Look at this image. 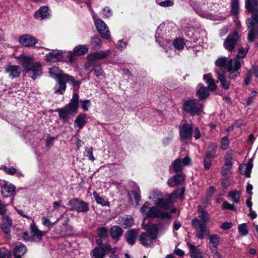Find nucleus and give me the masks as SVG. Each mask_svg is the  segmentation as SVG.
<instances>
[{
    "label": "nucleus",
    "mask_w": 258,
    "mask_h": 258,
    "mask_svg": "<svg viewBox=\"0 0 258 258\" xmlns=\"http://www.w3.org/2000/svg\"><path fill=\"white\" fill-rule=\"evenodd\" d=\"M79 107V96L78 93H73V97L69 104L64 107L57 110L58 116L63 123L69 122V115L74 116L78 111Z\"/></svg>",
    "instance_id": "obj_1"
},
{
    "label": "nucleus",
    "mask_w": 258,
    "mask_h": 258,
    "mask_svg": "<svg viewBox=\"0 0 258 258\" xmlns=\"http://www.w3.org/2000/svg\"><path fill=\"white\" fill-rule=\"evenodd\" d=\"M69 74H66L59 67L54 66L49 68V77L54 80L58 87H54V92L62 94L67 88V79Z\"/></svg>",
    "instance_id": "obj_2"
},
{
    "label": "nucleus",
    "mask_w": 258,
    "mask_h": 258,
    "mask_svg": "<svg viewBox=\"0 0 258 258\" xmlns=\"http://www.w3.org/2000/svg\"><path fill=\"white\" fill-rule=\"evenodd\" d=\"M218 150L217 144L215 142L210 143L206 148V154L203 159L204 169L208 170L212 165V159L216 157V153Z\"/></svg>",
    "instance_id": "obj_3"
},
{
    "label": "nucleus",
    "mask_w": 258,
    "mask_h": 258,
    "mask_svg": "<svg viewBox=\"0 0 258 258\" xmlns=\"http://www.w3.org/2000/svg\"><path fill=\"white\" fill-rule=\"evenodd\" d=\"M70 211H77L78 213H87L89 211V204L83 200L77 198H72L68 202Z\"/></svg>",
    "instance_id": "obj_4"
},
{
    "label": "nucleus",
    "mask_w": 258,
    "mask_h": 258,
    "mask_svg": "<svg viewBox=\"0 0 258 258\" xmlns=\"http://www.w3.org/2000/svg\"><path fill=\"white\" fill-rule=\"evenodd\" d=\"M182 109L191 116L199 115L203 111V104L201 106H198L196 99H189L183 102Z\"/></svg>",
    "instance_id": "obj_5"
},
{
    "label": "nucleus",
    "mask_w": 258,
    "mask_h": 258,
    "mask_svg": "<svg viewBox=\"0 0 258 258\" xmlns=\"http://www.w3.org/2000/svg\"><path fill=\"white\" fill-rule=\"evenodd\" d=\"M241 36L236 31L230 33L223 43V46L227 50L232 52L240 40Z\"/></svg>",
    "instance_id": "obj_6"
},
{
    "label": "nucleus",
    "mask_w": 258,
    "mask_h": 258,
    "mask_svg": "<svg viewBox=\"0 0 258 258\" xmlns=\"http://www.w3.org/2000/svg\"><path fill=\"white\" fill-rule=\"evenodd\" d=\"M191 224L196 230L195 236L197 238L203 239L205 235H210V232L207 228V225L205 223H202L201 220L197 217L194 218L191 220Z\"/></svg>",
    "instance_id": "obj_7"
},
{
    "label": "nucleus",
    "mask_w": 258,
    "mask_h": 258,
    "mask_svg": "<svg viewBox=\"0 0 258 258\" xmlns=\"http://www.w3.org/2000/svg\"><path fill=\"white\" fill-rule=\"evenodd\" d=\"M89 51L88 47L86 45L80 44L76 46L73 51H69L66 55L68 61L72 63L75 61V56H83Z\"/></svg>",
    "instance_id": "obj_8"
},
{
    "label": "nucleus",
    "mask_w": 258,
    "mask_h": 258,
    "mask_svg": "<svg viewBox=\"0 0 258 258\" xmlns=\"http://www.w3.org/2000/svg\"><path fill=\"white\" fill-rule=\"evenodd\" d=\"M112 248L108 242L104 243L103 246L94 248L90 252L91 258H104L107 252L112 251Z\"/></svg>",
    "instance_id": "obj_9"
},
{
    "label": "nucleus",
    "mask_w": 258,
    "mask_h": 258,
    "mask_svg": "<svg viewBox=\"0 0 258 258\" xmlns=\"http://www.w3.org/2000/svg\"><path fill=\"white\" fill-rule=\"evenodd\" d=\"M30 230L32 237L29 236L28 232H25L23 236V239L28 241H39L43 235V233L38 230L33 221L30 224Z\"/></svg>",
    "instance_id": "obj_10"
},
{
    "label": "nucleus",
    "mask_w": 258,
    "mask_h": 258,
    "mask_svg": "<svg viewBox=\"0 0 258 258\" xmlns=\"http://www.w3.org/2000/svg\"><path fill=\"white\" fill-rule=\"evenodd\" d=\"M146 217L150 218H166L170 219L172 216L168 212L158 209L155 206H152L149 208L147 212L146 213Z\"/></svg>",
    "instance_id": "obj_11"
},
{
    "label": "nucleus",
    "mask_w": 258,
    "mask_h": 258,
    "mask_svg": "<svg viewBox=\"0 0 258 258\" xmlns=\"http://www.w3.org/2000/svg\"><path fill=\"white\" fill-rule=\"evenodd\" d=\"M96 29L101 36L106 40L110 38L109 31L107 25L101 19H97L95 21Z\"/></svg>",
    "instance_id": "obj_12"
},
{
    "label": "nucleus",
    "mask_w": 258,
    "mask_h": 258,
    "mask_svg": "<svg viewBox=\"0 0 258 258\" xmlns=\"http://www.w3.org/2000/svg\"><path fill=\"white\" fill-rule=\"evenodd\" d=\"M19 42L22 45L31 47L38 42V39L30 34H24L19 38Z\"/></svg>",
    "instance_id": "obj_13"
},
{
    "label": "nucleus",
    "mask_w": 258,
    "mask_h": 258,
    "mask_svg": "<svg viewBox=\"0 0 258 258\" xmlns=\"http://www.w3.org/2000/svg\"><path fill=\"white\" fill-rule=\"evenodd\" d=\"M25 73L33 80H35L42 74V67L40 63H33L31 67L27 69Z\"/></svg>",
    "instance_id": "obj_14"
},
{
    "label": "nucleus",
    "mask_w": 258,
    "mask_h": 258,
    "mask_svg": "<svg viewBox=\"0 0 258 258\" xmlns=\"http://www.w3.org/2000/svg\"><path fill=\"white\" fill-rule=\"evenodd\" d=\"M193 127L191 125L188 123H183L179 126V136L181 140H186L192 137Z\"/></svg>",
    "instance_id": "obj_15"
},
{
    "label": "nucleus",
    "mask_w": 258,
    "mask_h": 258,
    "mask_svg": "<svg viewBox=\"0 0 258 258\" xmlns=\"http://www.w3.org/2000/svg\"><path fill=\"white\" fill-rule=\"evenodd\" d=\"M66 61H68L66 55H63L62 50H51L49 52V63Z\"/></svg>",
    "instance_id": "obj_16"
},
{
    "label": "nucleus",
    "mask_w": 258,
    "mask_h": 258,
    "mask_svg": "<svg viewBox=\"0 0 258 258\" xmlns=\"http://www.w3.org/2000/svg\"><path fill=\"white\" fill-rule=\"evenodd\" d=\"M5 72L11 79H14L19 77L21 68L19 66L9 64L5 68Z\"/></svg>",
    "instance_id": "obj_17"
},
{
    "label": "nucleus",
    "mask_w": 258,
    "mask_h": 258,
    "mask_svg": "<svg viewBox=\"0 0 258 258\" xmlns=\"http://www.w3.org/2000/svg\"><path fill=\"white\" fill-rule=\"evenodd\" d=\"M185 181V176L183 174H176L167 182V185L170 187H174L182 184Z\"/></svg>",
    "instance_id": "obj_18"
},
{
    "label": "nucleus",
    "mask_w": 258,
    "mask_h": 258,
    "mask_svg": "<svg viewBox=\"0 0 258 258\" xmlns=\"http://www.w3.org/2000/svg\"><path fill=\"white\" fill-rule=\"evenodd\" d=\"M123 230L118 225L112 226L109 230V234L111 239L115 240V243H117L123 235Z\"/></svg>",
    "instance_id": "obj_19"
},
{
    "label": "nucleus",
    "mask_w": 258,
    "mask_h": 258,
    "mask_svg": "<svg viewBox=\"0 0 258 258\" xmlns=\"http://www.w3.org/2000/svg\"><path fill=\"white\" fill-rule=\"evenodd\" d=\"M138 233L139 230L136 229L128 230L125 232L124 237L128 244L133 245L136 243Z\"/></svg>",
    "instance_id": "obj_20"
},
{
    "label": "nucleus",
    "mask_w": 258,
    "mask_h": 258,
    "mask_svg": "<svg viewBox=\"0 0 258 258\" xmlns=\"http://www.w3.org/2000/svg\"><path fill=\"white\" fill-rule=\"evenodd\" d=\"M16 187L14 185L6 183L2 187V194L4 198H9L15 192Z\"/></svg>",
    "instance_id": "obj_21"
},
{
    "label": "nucleus",
    "mask_w": 258,
    "mask_h": 258,
    "mask_svg": "<svg viewBox=\"0 0 258 258\" xmlns=\"http://www.w3.org/2000/svg\"><path fill=\"white\" fill-rule=\"evenodd\" d=\"M12 225V219L7 215H4L2 217L1 228L4 233L7 235H9L11 231V227Z\"/></svg>",
    "instance_id": "obj_22"
},
{
    "label": "nucleus",
    "mask_w": 258,
    "mask_h": 258,
    "mask_svg": "<svg viewBox=\"0 0 258 258\" xmlns=\"http://www.w3.org/2000/svg\"><path fill=\"white\" fill-rule=\"evenodd\" d=\"M34 18L38 20H43L47 19L48 17V7L42 6L36 11L34 14Z\"/></svg>",
    "instance_id": "obj_23"
},
{
    "label": "nucleus",
    "mask_w": 258,
    "mask_h": 258,
    "mask_svg": "<svg viewBox=\"0 0 258 258\" xmlns=\"http://www.w3.org/2000/svg\"><path fill=\"white\" fill-rule=\"evenodd\" d=\"M156 205L160 208L168 210L173 205V202L171 198H160L157 199Z\"/></svg>",
    "instance_id": "obj_24"
},
{
    "label": "nucleus",
    "mask_w": 258,
    "mask_h": 258,
    "mask_svg": "<svg viewBox=\"0 0 258 258\" xmlns=\"http://www.w3.org/2000/svg\"><path fill=\"white\" fill-rule=\"evenodd\" d=\"M19 62L22 65L24 72L29 69L33 63V58L31 56L22 55L19 57Z\"/></svg>",
    "instance_id": "obj_25"
},
{
    "label": "nucleus",
    "mask_w": 258,
    "mask_h": 258,
    "mask_svg": "<svg viewBox=\"0 0 258 258\" xmlns=\"http://www.w3.org/2000/svg\"><path fill=\"white\" fill-rule=\"evenodd\" d=\"M1 169L3 170L7 174L10 175H16L18 178H21L24 177V174L19 170L13 167H7L2 166Z\"/></svg>",
    "instance_id": "obj_26"
},
{
    "label": "nucleus",
    "mask_w": 258,
    "mask_h": 258,
    "mask_svg": "<svg viewBox=\"0 0 258 258\" xmlns=\"http://www.w3.org/2000/svg\"><path fill=\"white\" fill-rule=\"evenodd\" d=\"M107 56L108 54L103 50L96 51L88 55V60L91 62H93L97 59L100 60L105 58Z\"/></svg>",
    "instance_id": "obj_27"
},
{
    "label": "nucleus",
    "mask_w": 258,
    "mask_h": 258,
    "mask_svg": "<svg viewBox=\"0 0 258 258\" xmlns=\"http://www.w3.org/2000/svg\"><path fill=\"white\" fill-rule=\"evenodd\" d=\"M187 245L189 249L190 256L191 258H204L199 249L189 242L187 243Z\"/></svg>",
    "instance_id": "obj_28"
},
{
    "label": "nucleus",
    "mask_w": 258,
    "mask_h": 258,
    "mask_svg": "<svg viewBox=\"0 0 258 258\" xmlns=\"http://www.w3.org/2000/svg\"><path fill=\"white\" fill-rule=\"evenodd\" d=\"M147 226L148 228L147 229V233H148V235L150 236V238L151 240H155L157 237L158 231L157 226L154 224L147 225Z\"/></svg>",
    "instance_id": "obj_29"
},
{
    "label": "nucleus",
    "mask_w": 258,
    "mask_h": 258,
    "mask_svg": "<svg viewBox=\"0 0 258 258\" xmlns=\"http://www.w3.org/2000/svg\"><path fill=\"white\" fill-rule=\"evenodd\" d=\"M196 95L200 100H204L210 96L208 88L206 87H201L196 92Z\"/></svg>",
    "instance_id": "obj_30"
},
{
    "label": "nucleus",
    "mask_w": 258,
    "mask_h": 258,
    "mask_svg": "<svg viewBox=\"0 0 258 258\" xmlns=\"http://www.w3.org/2000/svg\"><path fill=\"white\" fill-rule=\"evenodd\" d=\"M87 117V115L83 113H80L74 120V123L80 129H82L87 123V121L85 120Z\"/></svg>",
    "instance_id": "obj_31"
},
{
    "label": "nucleus",
    "mask_w": 258,
    "mask_h": 258,
    "mask_svg": "<svg viewBox=\"0 0 258 258\" xmlns=\"http://www.w3.org/2000/svg\"><path fill=\"white\" fill-rule=\"evenodd\" d=\"M246 24L248 28L258 26V15L256 11L252 12L251 18L247 19Z\"/></svg>",
    "instance_id": "obj_32"
},
{
    "label": "nucleus",
    "mask_w": 258,
    "mask_h": 258,
    "mask_svg": "<svg viewBox=\"0 0 258 258\" xmlns=\"http://www.w3.org/2000/svg\"><path fill=\"white\" fill-rule=\"evenodd\" d=\"M26 251V247L24 244H20L16 246L14 251V254L16 258H21Z\"/></svg>",
    "instance_id": "obj_33"
},
{
    "label": "nucleus",
    "mask_w": 258,
    "mask_h": 258,
    "mask_svg": "<svg viewBox=\"0 0 258 258\" xmlns=\"http://www.w3.org/2000/svg\"><path fill=\"white\" fill-rule=\"evenodd\" d=\"M63 219V217H61L59 219H58V220H59L60 219L61 220H62ZM69 218L68 217H64V220L62 222V226H63V227L61 229H59V228H56V232H57L60 235H63L64 234L65 232H66V231L67 230L69 229V225H68V222H69Z\"/></svg>",
    "instance_id": "obj_34"
},
{
    "label": "nucleus",
    "mask_w": 258,
    "mask_h": 258,
    "mask_svg": "<svg viewBox=\"0 0 258 258\" xmlns=\"http://www.w3.org/2000/svg\"><path fill=\"white\" fill-rule=\"evenodd\" d=\"M248 36L247 40L249 42H252L255 37L258 36V26L257 27H250Z\"/></svg>",
    "instance_id": "obj_35"
},
{
    "label": "nucleus",
    "mask_w": 258,
    "mask_h": 258,
    "mask_svg": "<svg viewBox=\"0 0 258 258\" xmlns=\"http://www.w3.org/2000/svg\"><path fill=\"white\" fill-rule=\"evenodd\" d=\"M172 168L175 172L178 173L182 171L183 166L180 159H175L169 166V170Z\"/></svg>",
    "instance_id": "obj_36"
},
{
    "label": "nucleus",
    "mask_w": 258,
    "mask_h": 258,
    "mask_svg": "<svg viewBox=\"0 0 258 258\" xmlns=\"http://www.w3.org/2000/svg\"><path fill=\"white\" fill-rule=\"evenodd\" d=\"M185 187H182L181 188H177L173 192L170 194L169 198L176 199L179 197V199L182 200L184 198V195L185 192Z\"/></svg>",
    "instance_id": "obj_37"
},
{
    "label": "nucleus",
    "mask_w": 258,
    "mask_h": 258,
    "mask_svg": "<svg viewBox=\"0 0 258 258\" xmlns=\"http://www.w3.org/2000/svg\"><path fill=\"white\" fill-rule=\"evenodd\" d=\"M120 220L119 224L124 228H129L134 224L133 218L122 217Z\"/></svg>",
    "instance_id": "obj_38"
},
{
    "label": "nucleus",
    "mask_w": 258,
    "mask_h": 258,
    "mask_svg": "<svg viewBox=\"0 0 258 258\" xmlns=\"http://www.w3.org/2000/svg\"><path fill=\"white\" fill-rule=\"evenodd\" d=\"M257 6V2L256 0H247L245 3V8L248 12H253L256 10Z\"/></svg>",
    "instance_id": "obj_39"
},
{
    "label": "nucleus",
    "mask_w": 258,
    "mask_h": 258,
    "mask_svg": "<svg viewBox=\"0 0 258 258\" xmlns=\"http://www.w3.org/2000/svg\"><path fill=\"white\" fill-rule=\"evenodd\" d=\"M93 195L98 204L101 205L102 206L109 205V202L101 197L96 191H94Z\"/></svg>",
    "instance_id": "obj_40"
},
{
    "label": "nucleus",
    "mask_w": 258,
    "mask_h": 258,
    "mask_svg": "<svg viewBox=\"0 0 258 258\" xmlns=\"http://www.w3.org/2000/svg\"><path fill=\"white\" fill-rule=\"evenodd\" d=\"M210 245H213V247L218 246L220 240L219 236L217 234H213L212 235H208Z\"/></svg>",
    "instance_id": "obj_41"
},
{
    "label": "nucleus",
    "mask_w": 258,
    "mask_h": 258,
    "mask_svg": "<svg viewBox=\"0 0 258 258\" xmlns=\"http://www.w3.org/2000/svg\"><path fill=\"white\" fill-rule=\"evenodd\" d=\"M97 237L105 238L108 236V230L106 227H99L97 228Z\"/></svg>",
    "instance_id": "obj_42"
},
{
    "label": "nucleus",
    "mask_w": 258,
    "mask_h": 258,
    "mask_svg": "<svg viewBox=\"0 0 258 258\" xmlns=\"http://www.w3.org/2000/svg\"><path fill=\"white\" fill-rule=\"evenodd\" d=\"M231 14L236 16L239 14V5L238 0H231Z\"/></svg>",
    "instance_id": "obj_43"
},
{
    "label": "nucleus",
    "mask_w": 258,
    "mask_h": 258,
    "mask_svg": "<svg viewBox=\"0 0 258 258\" xmlns=\"http://www.w3.org/2000/svg\"><path fill=\"white\" fill-rule=\"evenodd\" d=\"M240 192L236 190L230 191L228 193V196L231 198V200L235 203H238L240 202Z\"/></svg>",
    "instance_id": "obj_44"
},
{
    "label": "nucleus",
    "mask_w": 258,
    "mask_h": 258,
    "mask_svg": "<svg viewBox=\"0 0 258 258\" xmlns=\"http://www.w3.org/2000/svg\"><path fill=\"white\" fill-rule=\"evenodd\" d=\"M173 45L177 50L182 49L185 45L183 39L181 38H176L173 41Z\"/></svg>",
    "instance_id": "obj_45"
},
{
    "label": "nucleus",
    "mask_w": 258,
    "mask_h": 258,
    "mask_svg": "<svg viewBox=\"0 0 258 258\" xmlns=\"http://www.w3.org/2000/svg\"><path fill=\"white\" fill-rule=\"evenodd\" d=\"M232 154L230 152H227L224 156V167H229L232 165Z\"/></svg>",
    "instance_id": "obj_46"
},
{
    "label": "nucleus",
    "mask_w": 258,
    "mask_h": 258,
    "mask_svg": "<svg viewBox=\"0 0 258 258\" xmlns=\"http://www.w3.org/2000/svg\"><path fill=\"white\" fill-rule=\"evenodd\" d=\"M149 238L150 236L148 235L147 233L142 232L140 235L139 240L141 243L144 246L148 247L149 245V244L148 242Z\"/></svg>",
    "instance_id": "obj_47"
},
{
    "label": "nucleus",
    "mask_w": 258,
    "mask_h": 258,
    "mask_svg": "<svg viewBox=\"0 0 258 258\" xmlns=\"http://www.w3.org/2000/svg\"><path fill=\"white\" fill-rule=\"evenodd\" d=\"M253 167V163L251 159H249L247 164H245V170H242V174H245L247 177H250L251 169Z\"/></svg>",
    "instance_id": "obj_48"
},
{
    "label": "nucleus",
    "mask_w": 258,
    "mask_h": 258,
    "mask_svg": "<svg viewBox=\"0 0 258 258\" xmlns=\"http://www.w3.org/2000/svg\"><path fill=\"white\" fill-rule=\"evenodd\" d=\"M238 231L240 236H244L248 233V230L247 225L246 223H244L239 224L238 226Z\"/></svg>",
    "instance_id": "obj_49"
},
{
    "label": "nucleus",
    "mask_w": 258,
    "mask_h": 258,
    "mask_svg": "<svg viewBox=\"0 0 258 258\" xmlns=\"http://www.w3.org/2000/svg\"><path fill=\"white\" fill-rule=\"evenodd\" d=\"M131 194L135 199L136 205H140L142 204L141 202V196L140 193V190L139 189L138 190H131Z\"/></svg>",
    "instance_id": "obj_50"
},
{
    "label": "nucleus",
    "mask_w": 258,
    "mask_h": 258,
    "mask_svg": "<svg viewBox=\"0 0 258 258\" xmlns=\"http://www.w3.org/2000/svg\"><path fill=\"white\" fill-rule=\"evenodd\" d=\"M248 50V47L245 48L243 47H239L238 49V53L236 55V58L238 59L244 58L247 53Z\"/></svg>",
    "instance_id": "obj_51"
},
{
    "label": "nucleus",
    "mask_w": 258,
    "mask_h": 258,
    "mask_svg": "<svg viewBox=\"0 0 258 258\" xmlns=\"http://www.w3.org/2000/svg\"><path fill=\"white\" fill-rule=\"evenodd\" d=\"M221 209L223 210H229L235 212H237L236 209L235 208L234 205L233 204H230L229 202H228L226 201H225L223 202L222 206H221Z\"/></svg>",
    "instance_id": "obj_52"
},
{
    "label": "nucleus",
    "mask_w": 258,
    "mask_h": 258,
    "mask_svg": "<svg viewBox=\"0 0 258 258\" xmlns=\"http://www.w3.org/2000/svg\"><path fill=\"white\" fill-rule=\"evenodd\" d=\"M67 83L71 84L73 87H79L81 82L79 80H76L75 78L70 75H68V78L67 79Z\"/></svg>",
    "instance_id": "obj_53"
},
{
    "label": "nucleus",
    "mask_w": 258,
    "mask_h": 258,
    "mask_svg": "<svg viewBox=\"0 0 258 258\" xmlns=\"http://www.w3.org/2000/svg\"><path fill=\"white\" fill-rule=\"evenodd\" d=\"M229 140L227 136L223 137L220 142V148L222 150H226L227 149L229 146Z\"/></svg>",
    "instance_id": "obj_54"
},
{
    "label": "nucleus",
    "mask_w": 258,
    "mask_h": 258,
    "mask_svg": "<svg viewBox=\"0 0 258 258\" xmlns=\"http://www.w3.org/2000/svg\"><path fill=\"white\" fill-rule=\"evenodd\" d=\"M93 148L92 146L90 147H86L84 154V155L92 161H94L95 160L93 156Z\"/></svg>",
    "instance_id": "obj_55"
},
{
    "label": "nucleus",
    "mask_w": 258,
    "mask_h": 258,
    "mask_svg": "<svg viewBox=\"0 0 258 258\" xmlns=\"http://www.w3.org/2000/svg\"><path fill=\"white\" fill-rule=\"evenodd\" d=\"M157 4L162 7H169L173 6L174 2L173 0H156Z\"/></svg>",
    "instance_id": "obj_56"
},
{
    "label": "nucleus",
    "mask_w": 258,
    "mask_h": 258,
    "mask_svg": "<svg viewBox=\"0 0 258 258\" xmlns=\"http://www.w3.org/2000/svg\"><path fill=\"white\" fill-rule=\"evenodd\" d=\"M102 44V41L98 37H94L92 38L91 45L95 49H99Z\"/></svg>",
    "instance_id": "obj_57"
},
{
    "label": "nucleus",
    "mask_w": 258,
    "mask_h": 258,
    "mask_svg": "<svg viewBox=\"0 0 258 258\" xmlns=\"http://www.w3.org/2000/svg\"><path fill=\"white\" fill-rule=\"evenodd\" d=\"M257 92L255 90H253L249 94L247 99L246 100V106H249L255 99V96Z\"/></svg>",
    "instance_id": "obj_58"
},
{
    "label": "nucleus",
    "mask_w": 258,
    "mask_h": 258,
    "mask_svg": "<svg viewBox=\"0 0 258 258\" xmlns=\"http://www.w3.org/2000/svg\"><path fill=\"white\" fill-rule=\"evenodd\" d=\"M11 251L4 247L0 248V258H11Z\"/></svg>",
    "instance_id": "obj_59"
},
{
    "label": "nucleus",
    "mask_w": 258,
    "mask_h": 258,
    "mask_svg": "<svg viewBox=\"0 0 258 258\" xmlns=\"http://www.w3.org/2000/svg\"><path fill=\"white\" fill-rule=\"evenodd\" d=\"M227 58L225 57H219L215 61V64L218 67H224L226 65Z\"/></svg>",
    "instance_id": "obj_60"
},
{
    "label": "nucleus",
    "mask_w": 258,
    "mask_h": 258,
    "mask_svg": "<svg viewBox=\"0 0 258 258\" xmlns=\"http://www.w3.org/2000/svg\"><path fill=\"white\" fill-rule=\"evenodd\" d=\"M91 71L93 72L94 75L98 78L103 76L104 74L103 70L101 69L100 66L95 68H92Z\"/></svg>",
    "instance_id": "obj_61"
},
{
    "label": "nucleus",
    "mask_w": 258,
    "mask_h": 258,
    "mask_svg": "<svg viewBox=\"0 0 258 258\" xmlns=\"http://www.w3.org/2000/svg\"><path fill=\"white\" fill-rule=\"evenodd\" d=\"M199 218L201 220L202 223H206L209 221L210 216L209 213L207 211L204 213L201 214L199 215Z\"/></svg>",
    "instance_id": "obj_62"
},
{
    "label": "nucleus",
    "mask_w": 258,
    "mask_h": 258,
    "mask_svg": "<svg viewBox=\"0 0 258 258\" xmlns=\"http://www.w3.org/2000/svg\"><path fill=\"white\" fill-rule=\"evenodd\" d=\"M251 71L248 70L246 72L245 74V77L244 79V85L247 86L250 83V81L251 80Z\"/></svg>",
    "instance_id": "obj_63"
},
{
    "label": "nucleus",
    "mask_w": 258,
    "mask_h": 258,
    "mask_svg": "<svg viewBox=\"0 0 258 258\" xmlns=\"http://www.w3.org/2000/svg\"><path fill=\"white\" fill-rule=\"evenodd\" d=\"M203 79L207 84L212 82L214 80L213 79L211 74L208 73L203 76Z\"/></svg>",
    "instance_id": "obj_64"
}]
</instances>
